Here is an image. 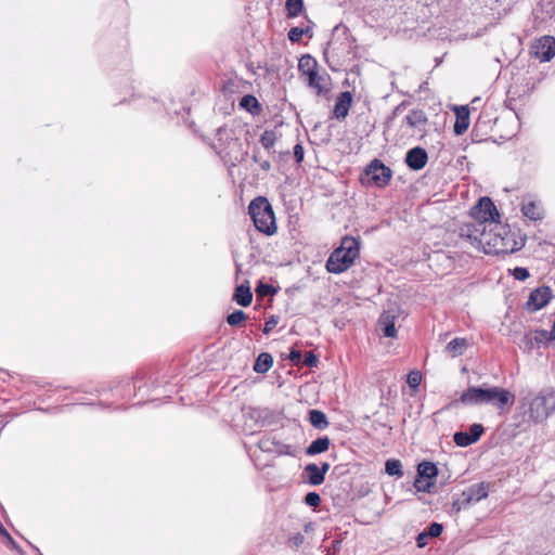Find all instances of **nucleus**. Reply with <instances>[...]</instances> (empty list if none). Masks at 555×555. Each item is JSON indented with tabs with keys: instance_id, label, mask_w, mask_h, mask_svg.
Returning <instances> with one entry per match:
<instances>
[{
	"instance_id": "nucleus-20",
	"label": "nucleus",
	"mask_w": 555,
	"mask_h": 555,
	"mask_svg": "<svg viewBox=\"0 0 555 555\" xmlns=\"http://www.w3.org/2000/svg\"><path fill=\"white\" fill-rule=\"evenodd\" d=\"M302 477L310 486H320L325 480V477L321 473L319 465L314 463H310L305 466Z\"/></svg>"
},
{
	"instance_id": "nucleus-54",
	"label": "nucleus",
	"mask_w": 555,
	"mask_h": 555,
	"mask_svg": "<svg viewBox=\"0 0 555 555\" xmlns=\"http://www.w3.org/2000/svg\"><path fill=\"white\" fill-rule=\"evenodd\" d=\"M253 160L257 164H259V162L261 160V157H260V153H259V150L258 149H255L254 150V153H253Z\"/></svg>"
},
{
	"instance_id": "nucleus-17",
	"label": "nucleus",
	"mask_w": 555,
	"mask_h": 555,
	"mask_svg": "<svg viewBox=\"0 0 555 555\" xmlns=\"http://www.w3.org/2000/svg\"><path fill=\"white\" fill-rule=\"evenodd\" d=\"M534 53L542 62H548L555 56V38L544 36L534 46Z\"/></svg>"
},
{
	"instance_id": "nucleus-49",
	"label": "nucleus",
	"mask_w": 555,
	"mask_h": 555,
	"mask_svg": "<svg viewBox=\"0 0 555 555\" xmlns=\"http://www.w3.org/2000/svg\"><path fill=\"white\" fill-rule=\"evenodd\" d=\"M0 535L3 537L7 542L12 545V547L16 548V543L15 541L13 540V538L10 535V533L8 532V530L3 527V525L0 522Z\"/></svg>"
},
{
	"instance_id": "nucleus-46",
	"label": "nucleus",
	"mask_w": 555,
	"mask_h": 555,
	"mask_svg": "<svg viewBox=\"0 0 555 555\" xmlns=\"http://www.w3.org/2000/svg\"><path fill=\"white\" fill-rule=\"evenodd\" d=\"M288 359L294 365H299L302 361V354L298 349L292 348Z\"/></svg>"
},
{
	"instance_id": "nucleus-6",
	"label": "nucleus",
	"mask_w": 555,
	"mask_h": 555,
	"mask_svg": "<svg viewBox=\"0 0 555 555\" xmlns=\"http://www.w3.org/2000/svg\"><path fill=\"white\" fill-rule=\"evenodd\" d=\"M318 62L309 54L302 55L298 62V70L306 76L307 86L314 90L317 95H325L330 91L327 74L320 75Z\"/></svg>"
},
{
	"instance_id": "nucleus-15",
	"label": "nucleus",
	"mask_w": 555,
	"mask_h": 555,
	"mask_svg": "<svg viewBox=\"0 0 555 555\" xmlns=\"http://www.w3.org/2000/svg\"><path fill=\"white\" fill-rule=\"evenodd\" d=\"M486 388L470 386L462 392L460 398L452 402L453 405L461 403L463 405H481L485 404Z\"/></svg>"
},
{
	"instance_id": "nucleus-53",
	"label": "nucleus",
	"mask_w": 555,
	"mask_h": 555,
	"mask_svg": "<svg viewBox=\"0 0 555 555\" xmlns=\"http://www.w3.org/2000/svg\"><path fill=\"white\" fill-rule=\"evenodd\" d=\"M330 467H331V466H330V463H327V462H323V463L319 466V468H320L321 473H322L324 476H325V475H326V473L328 472Z\"/></svg>"
},
{
	"instance_id": "nucleus-13",
	"label": "nucleus",
	"mask_w": 555,
	"mask_h": 555,
	"mask_svg": "<svg viewBox=\"0 0 555 555\" xmlns=\"http://www.w3.org/2000/svg\"><path fill=\"white\" fill-rule=\"evenodd\" d=\"M553 298L552 288L547 285H542L533 289L526 302V308L530 312H535L545 307Z\"/></svg>"
},
{
	"instance_id": "nucleus-31",
	"label": "nucleus",
	"mask_w": 555,
	"mask_h": 555,
	"mask_svg": "<svg viewBox=\"0 0 555 555\" xmlns=\"http://www.w3.org/2000/svg\"><path fill=\"white\" fill-rule=\"evenodd\" d=\"M135 387H137V380L133 382L132 386L129 380H121V382H118V385L111 386V391H115L117 397L128 398V397H131L132 388L134 389Z\"/></svg>"
},
{
	"instance_id": "nucleus-33",
	"label": "nucleus",
	"mask_w": 555,
	"mask_h": 555,
	"mask_svg": "<svg viewBox=\"0 0 555 555\" xmlns=\"http://www.w3.org/2000/svg\"><path fill=\"white\" fill-rule=\"evenodd\" d=\"M304 9V0H286L285 10L288 18L297 17Z\"/></svg>"
},
{
	"instance_id": "nucleus-30",
	"label": "nucleus",
	"mask_w": 555,
	"mask_h": 555,
	"mask_svg": "<svg viewBox=\"0 0 555 555\" xmlns=\"http://www.w3.org/2000/svg\"><path fill=\"white\" fill-rule=\"evenodd\" d=\"M309 421L311 425L319 430H324L328 426L325 413L320 410H310Z\"/></svg>"
},
{
	"instance_id": "nucleus-23",
	"label": "nucleus",
	"mask_w": 555,
	"mask_h": 555,
	"mask_svg": "<svg viewBox=\"0 0 555 555\" xmlns=\"http://www.w3.org/2000/svg\"><path fill=\"white\" fill-rule=\"evenodd\" d=\"M467 347L468 340L466 338L455 337L447 344L444 352L451 358H456L462 356Z\"/></svg>"
},
{
	"instance_id": "nucleus-19",
	"label": "nucleus",
	"mask_w": 555,
	"mask_h": 555,
	"mask_svg": "<svg viewBox=\"0 0 555 555\" xmlns=\"http://www.w3.org/2000/svg\"><path fill=\"white\" fill-rule=\"evenodd\" d=\"M428 118L423 109H412L404 118L406 126L413 130L423 131Z\"/></svg>"
},
{
	"instance_id": "nucleus-50",
	"label": "nucleus",
	"mask_w": 555,
	"mask_h": 555,
	"mask_svg": "<svg viewBox=\"0 0 555 555\" xmlns=\"http://www.w3.org/2000/svg\"><path fill=\"white\" fill-rule=\"evenodd\" d=\"M428 539L429 537L427 535V533L425 531H422L421 533H418V535L416 537V544L418 547H425L427 544H428Z\"/></svg>"
},
{
	"instance_id": "nucleus-9",
	"label": "nucleus",
	"mask_w": 555,
	"mask_h": 555,
	"mask_svg": "<svg viewBox=\"0 0 555 555\" xmlns=\"http://www.w3.org/2000/svg\"><path fill=\"white\" fill-rule=\"evenodd\" d=\"M515 402V395L508 389L493 386L486 388L485 404H490L498 410L504 411L512 408Z\"/></svg>"
},
{
	"instance_id": "nucleus-34",
	"label": "nucleus",
	"mask_w": 555,
	"mask_h": 555,
	"mask_svg": "<svg viewBox=\"0 0 555 555\" xmlns=\"http://www.w3.org/2000/svg\"><path fill=\"white\" fill-rule=\"evenodd\" d=\"M385 472L389 476H396L398 478L403 476L402 464L399 460L389 459L385 463Z\"/></svg>"
},
{
	"instance_id": "nucleus-25",
	"label": "nucleus",
	"mask_w": 555,
	"mask_h": 555,
	"mask_svg": "<svg viewBox=\"0 0 555 555\" xmlns=\"http://www.w3.org/2000/svg\"><path fill=\"white\" fill-rule=\"evenodd\" d=\"M521 212L526 218H528L532 221H538L543 218L542 207L533 201L524 203L521 206Z\"/></svg>"
},
{
	"instance_id": "nucleus-10",
	"label": "nucleus",
	"mask_w": 555,
	"mask_h": 555,
	"mask_svg": "<svg viewBox=\"0 0 555 555\" xmlns=\"http://www.w3.org/2000/svg\"><path fill=\"white\" fill-rule=\"evenodd\" d=\"M365 176L374 185L384 188L388 185L392 170L379 159H374L366 166Z\"/></svg>"
},
{
	"instance_id": "nucleus-52",
	"label": "nucleus",
	"mask_w": 555,
	"mask_h": 555,
	"mask_svg": "<svg viewBox=\"0 0 555 555\" xmlns=\"http://www.w3.org/2000/svg\"><path fill=\"white\" fill-rule=\"evenodd\" d=\"M340 547H341V542L338 541V540H334L332 542V550H333V553L336 554L340 551Z\"/></svg>"
},
{
	"instance_id": "nucleus-41",
	"label": "nucleus",
	"mask_w": 555,
	"mask_h": 555,
	"mask_svg": "<svg viewBox=\"0 0 555 555\" xmlns=\"http://www.w3.org/2000/svg\"><path fill=\"white\" fill-rule=\"evenodd\" d=\"M409 386L413 389H416L421 382H422V375L420 372L417 371H412L408 374V379H406Z\"/></svg>"
},
{
	"instance_id": "nucleus-56",
	"label": "nucleus",
	"mask_w": 555,
	"mask_h": 555,
	"mask_svg": "<svg viewBox=\"0 0 555 555\" xmlns=\"http://www.w3.org/2000/svg\"><path fill=\"white\" fill-rule=\"evenodd\" d=\"M312 527L311 522L305 525V531H308Z\"/></svg>"
},
{
	"instance_id": "nucleus-48",
	"label": "nucleus",
	"mask_w": 555,
	"mask_h": 555,
	"mask_svg": "<svg viewBox=\"0 0 555 555\" xmlns=\"http://www.w3.org/2000/svg\"><path fill=\"white\" fill-rule=\"evenodd\" d=\"M304 147L300 143L294 146V157L297 164H300L304 160Z\"/></svg>"
},
{
	"instance_id": "nucleus-26",
	"label": "nucleus",
	"mask_w": 555,
	"mask_h": 555,
	"mask_svg": "<svg viewBox=\"0 0 555 555\" xmlns=\"http://www.w3.org/2000/svg\"><path fill=\"white\" fill-rule=\"evenodd\" d=\"M330 444L331 441L328 437H319L307 447L306 454L313 456L326 452L330 448Z\"/></svg>"
},
{
	"instance_id": "nucleus-27",
	"label": "nucleus",
	"mask_w": 555,
	"mask_h": 555,
	"mask_svg": "<svg viewBox=\"0 0 555 555\" xmlns=\"http://www.w3.org/2000/svg\"><path fill=\"white\" fill-rule=\"evenodd\" d=\"M233 299L242 307H247L251 304L253 294L249 285H240L235 288Z\"/></svg>"
},
{
	"instance_id": "nucleus-40",
	"label": "nucleus",
	"mask_w": 555,
	"mask_h": 555,
	"mask_svg": "<svg viewBox=\"0 0 555 555\" xmlns=\"http://www.w3.org/2000/svg\"><path fill=\"white\" fill-rule=\"evenodd\" d=\"M424 531L429 538H437L442 533L443 526L439 522H431Z\"/></svg>"
},
{
	"instance_id": "nucleus-16",
	"label": "nucleus",
	"mask_w": 555,
	"mask_h": 555,
	"mask_svg": "<svg viewBox=\"0 0 555 555\" xmlns=\"http://www.w3.org/2000/svg\"><path fill=\"white\" fill-rule=\"evenodd\" d=\"M404 162L410 169L422 170L428 162L427 152L421 146L412 147L406 152Z\"/></svg>"
},
{
	"instance_id": "nucleus-55",
	"label": "nucleus",
	"mask_w": 555,
	"mask_h": 555,
	"mask_svg": "<svg viewBox=\"0 0 555 555\" xmlns=\"http://www.w3.org/2000/svg\"><path fill=\"white\" fill-rule=\"evenodd\" d=\"M403 106H404V103H401L398 106H396V108L393 109V115H397L399 112H401V108Z\"/></svg>"
},
{
	"instance_id": "nucleus-11",
	"label": "nucleus",
	"mask_w": 555,
	"mask_h": 555,
	"mask_svg": "<svg viewBox=\"0 0 555 555\" xmlns=\"http://www.w3.org/2000/svg\"><path fill=\"white\" fill-rule=\"evenodd\" d=\"M554 341L546 330H534L526 333L519 343V348L524 352L530 353L534 349H540Z\"/></svg>"
},
{
	"instance_id": "nucleus-35",
	"label": "nucleus",
	"mask_w": 555,
	"mask_h": 555,
	"mask_svg": "<svg viewBox=\"0 0 555 555\" xmlns=\"http://www.w3.org/2000/svg\"><path fill=\"white\" fill-rule=\"evenodd\" d=\"M276 133L273 130H264L260 137V143L268 153H272V149L276 142Z\"/></svg>"
},
{
	"instance_id": "nucleus-28",
	"label": "nucleus",
	"mask_w": 555,
	"mask_h": 555,
	"mask_svg": "<svg viewBox=\"0 0 555 555\" xmlns=\"http://www.w3.org/2000/svg\"><path fill=\"white\" fill-rule=\"evenodd\" d=\"M438 475L437 466L431 462H422L417 466V477L426 478L427 481H434Z\"/></svg>"
},
{
	"instance_id": "nucleus-2",
	"label": "nucleus",
	"mask_w": 555,
	"mask_h": 555,
	"mask_svg": "<svg viewBox=\"0 0 555 555\" xmlns=\"http://www.w3.org/2000/svg\"><path fill=\"white\" fill-rule=\"evenodd\" d=\"M520 408H527L525 413L529 421L541 424L555 413V390L547 388L534 396H526L519 400Z\"/></svg>"
},
{
	"instance_id": "nucleus-7",
	"label": "nucleus",
	"mask_w": 555,
	"mask_h": 555,
	"mask_svg": "<svg viewBox=\"0 0 555 555\" xmlns=\"http://www.w3.org/2000/svg\"><path fill=\"white\" fill-rule=\"evenodd\" d=\"M490 485L481 481L478 483L470 485L465 489L461 495L452 502V511L455 513L467 508L473 503H477L486 499L489 494Z\"/></svg>"
},
{
	"instance_id": "nucleus-32",
	"label": "nucleus",
	"mask_w": 555,
	"mask_h": 555,
	"mask_svg": "<svg viewBox=\"0 0 555 555\" xmlns=\"http://www.w3.org/2000/svg\"><path fill=\"white\" fill-rule=\"evenodd\" d=\"M240 106L251 114H258L261 109L258 100L251 94L244 95L240 101Z\"/></svg>"
},
{
	"instance_id": "nucleus-14",
	"label": "nucleus",
	"mask_w": 555,
	"mask_h": 555,
	"mask_svg": "<svg viewBox=\"0 0 555 555\" xmlns=\"http://www.w3.org/2000/svg\"><path fill=\"white\" fill-rule=\"evenodd\" d=\"M485 431V427L481 424L475 423L469 426L468 431H456L453 435V441L456 446L466 448L477 442Z\"/></svg>"
},
{
	"instance_id": "nucleus-39",
	"label": "nucleus",
	"mask_w": 555,
	"mask_h": 555,
	"mask_svg": "<svg viewBox=\"0 0 555 555\" xmlns=\"http://www.w3.org/2000/svg\"><path fill=\"white\" fill-rule=\"evenodd\" d=\"M304 502L310 507H318L321 504V496L318 492H308Z\"/></svg>"
},
{
	"instance_id": "nucleus-8",
	"label": "nucleus",
	"mask_w": 555,
	"mask_h": 555,
	"mask_svg": "<svg viewBox=\"0 0 555 555\" xmlns=\"http://www.w3.org/2000/svg\"><path fill=\"white\" fill-rule=\"evenodd\" d=\"M240 145V140L235 135V131L227 126L219 127L216 131V142L212 144L216 153L222 158H231L232 153Z\"/></svg>"
},
{
	"instance_id": "nucleus-42",
	"label": "nucleus",
	"mask_w": 555,
	"mask_h": 555,
	"mask_svg": "<svg viewBox=\"0 0 555 555\" xmlns=\"http://www.w3.org/2000/svg\"><path fill=\"white\" fill-rule=\"evenodd\" d=\"M512 275L518 281H525L530 274L527 268L516 267L512 270Z\"/></svg>"
},
{
	"instance_id": "nucleus-22",
	"label": "nucleus",
	"mask_w": 555,
	"mask_h": 555,
	"mask_svg": "<svg viewBox=\"0 0 555 555\" xmlns=\"http://www.w3.org/2000/svg\"><path fill=\"white\" fill-rule=\"evenodd\" d=\"M396 317L390 312H383L378 319V325L385 337L395 338L397 336V328L395 326Z\"/></svg>"
},
{
	"instance_id": "nucleus-37",
	"label": "nucleus",
	"mask_w": 555,
	"mask_h": 555,
	"mask_svg": "<svg viewBox=\"0 0 555 555\" xmlns=\"http://www.w3.org/2000/svg\"><path fill=\"white\" fill-rule=\"evenodd\" d=\"M247 319V315L242 310H235L232 313L228 314L227 322L231 326H236L241 324L243 321Z\"/></svg>"
},
{
	"instance_id": "nucleus-38",
	"label": "nucleus",
	"mask_w": 555,
	"mask_h": 555,
	"mask_svg": "<svg viewBox=\"0 0 555 555\" xmlns=\"http://www.w3.org/2000/svg\"><path fill=\"white\" fill-rule=\"evenodd\" d=\"M433 486L434 481H427L426 478L416 477L414 480V487L420 492H428Z\"/></svg>"
},
{
	"instance_id": "nucleus-18",
	"label": "nucleus",
	"mask_w": 555,
	"mask_h": 555,
	"mask_svg": "<svg viewBox=\"0 0 555 555\" xmlns=\"http://www.w3.org/2000/svg\"><path fill=\"white\" fill-rule=\"evenodd\" d=\"M352 104V94L350 91L341 92L334 105L333 117L338 120H344L351 107Z\"/></svg>"
},
{
	"instance_id": "nucleus-5",
	"label": "nucleus",
	"mask_w": 555,
	"mask_h": 555,
	"mask_svg": "<svg viewBox=\"0 0 555 555\" xmlns=\"http://www.w3.org/2000/svg\"><path fill=\"white\" fill-rule=\"evenodd\" d=\"M248 214L254 221L255 228L267 235L276 232L275 216L271 204L266 197L254 198L248 206Z\"/></svg>"
},
{
	"instance_id": "nucleus-45",
	"label": "nucleus",
	"mask_w": 555,
	"mask_h": 555,
	"mask_svg": "<svg viewBox=\"0 0 555 555\" xmlns=\"http://www.w3.org/2000/svg\"><path fill=\"white\" fill-rule=\"evenodd\" d=\"M279 323V318L275 315H271L264 323L263 334H269Z\"/></svg>"
},
{
	"instance_id": "nucleus-29",
	"label": "nucleus",
	"mask_w": 555,
	"mask_h": 555,
	"mask_svg": "<svg viewBox=\"0 0 555 555\" xmlns=\"http://www.w3.org/2000/svg\"><path fill=\"white\" fill-rule=\"evenodd\" d=\"M273 365V357L268 352H261L255 363H254V371L256 373H267Z\"/></svg>"
},
{
	"instance_id": "nucleus-44",
	"label": "nucleus",
	"mask_w": 555,
	"mask_h": 555,
	"mask_svg": "<svg viewBox=\"0 0 555 555\" xmlns=\"http://www.w3.org/2000/svg\"><path fill=\"white\" fill-rule=\"evenodd\" d=\"M318 362L319 359L312 351H309L301 361L308 367L317 366Z\"/></svg>"
},
{
	"instance_id": "nucleus-4",
	"label": "nucleus",
	"mask_w": 555,
	"mask_h": 555,
	"mask_svg": "<svg viewBox=\"0 0 555 555\" xmlns=\"http://www.w3.org/2000/svg\"><path fill=\"white\" fill-rule=\"evenodd\" d=\"M472 217L475 219V222L472 223L474 231L469 233V236H473L477 240L480 236V232L486 227V231L488 228L494 227V224H499L500 214L490 197H481L477 205H475L470 210Z\"/></svg>"
},
{
	"instance_id": "nucleus-21",
	"label": "nucleus",
	"mask_w": 555,
	"mask_h": 555,
	"mask_svg": "<svg viewBox=\"0 0 555 555\" xmlns=\"http://www.w3.org/2000/svg\"><path fill=\"white\" fill-rule=\"evenodd\" d=\"M456 120L453 126L455 134H463L469 127V109L467 106H461L455 108Z\"/></svg>"
},
{
	"instance_id": "nucleus-24",
	"label": "nucleus",
	"mask_w": 555,
	"mask_h": 555,
	"mask_svg": "<svg viewBox=\"0 0 555 555\" xmlns=\"http://www.w3.org/2000/svg\"><path fill=\"white\" fill-rule=\"evenodd\" d=\"M306 20L308 25L306 27H292L287 34L288 40L293 43L299 42L302 36H307L308 38H312L313 31L311 24L312 22L306 15Z\"/></svg>"
},
{
	"instance_id": "nucleus-1",
	"label": "nucleus",
	"mask_w": 555,
	"mask_h": 555,
	"mask_svg": "<svg viewBox=\"0 0 555 555\" xmlns=\"http://www.w3.org/2000/svg\"><path fill=\"white\" fill-rule=\"evenodd\" d=\"M477 240H479L480 243L489 245L496 255L513 254L525 246L522 238L517 240L515 233H513L508 227L502 225L501 223L494 224V227L490 228L488 231H486V227H483Z\"/></svg>"
},
{
	"instance_id": "nucleus-3",
	"label": "nucleus",
	"mask_w": 555,
	"mask_h": 555,
	"mask_svg": "<svg viewBox=\"0 0 555 555\" xmlns=\"http://www.w3.org/2000/svg\"><path fill=\"white\" fill-rule=\"evenodd\" d=\"M360 242L353 236H345L340 245L335 248L326 260V270L330 273L340 274L348 270L359 257Z\"/></svg>"
},
{
	"instance_id": "nucleus-36",
	"label": "nucleus",
	"mask_w": 555,
	"mask_h": 555,
	"mask_svg": "<svg viewBox=\"0 0 555 555\" xmlns=\"http://www.w3.org/2000/svg\"><path fill=\"white\" fill-rule=\"evenodd\" d=\"M538 7L545 14L544 17H553L555 15V0H540Z\"/></svg>"
},
{
	"instance_id": "nucleus-43",
	"label": "nucleus",
	"mask_w": 555,
	"mask_h": 555,
	"mask_svg": "<svg viewBox=\"0 0 555 555\" xmlns=\"http://www.w3.org/2000/svg\"><path fill=\"white\" fill-rule=\"evenodd\" d=\"M304 542H305V537L300 532L293 534L288 539V543H289L291 547H293V548L300 547L304 544Z\"/></svg>"
},
{
	"instance_id": "nucleus-47",
	"label": "nucleus",
	"mask_w": 555,
	"mask_h": 555,
	"mask_svg": "<svg viewBox=\"0 0 555 555\" xmlns=\"http://www.w3.org/2000/svg\"><path fill=\"white\" fill-rule=\"evenodd\" d=\"M256 292H257V294L259 296H267L270 293H275L273 287L271 285H269V284H260V285H258Z\"/></svg>"
},
{
	"instance_id": "nucleus-51",
	"label": "nucleus",
	"mask_w": 555,
	"mask_h": 555,
	"mask_svg": "<svg viewBox=\"0 0 555 555\" xmlns=\"http://www.w3.org/2000/svg\"><path fill=\"white\" fill-rule=\"evenodd\" d=\"M258 165L263 171H269L271 169V164L268 159H261Z\"/></svg>"
},
{
	"instance_id": "nucleus-12",
	"label": "nucleus",
	"mask_w": 555,
	"mask_h": 555,
	"mask_svg": "<svg viewBox=\"0 0 555 555\" xmlns=\"http://www.w3.org/2000/svg\"><path fill=\"white\" fill-rule=\"evenodd\" d=\"M258 448L267 453H275L278 455H295V451L291 444H286L276 439L271 434L263 435L258 441Z\"/></svg>"
}]
</instances>
